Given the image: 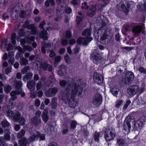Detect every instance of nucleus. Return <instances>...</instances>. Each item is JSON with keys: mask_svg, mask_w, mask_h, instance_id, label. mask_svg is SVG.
Returning a JSON list of instances; mask_svg holds the SVG:
<instances>
[{"mask_svg": "<svg viewBox=\"0 0 146 146\" xmlns=\"http://www.w3.org/2000/svg\"><path fill=\"white\" fill-rule=\"evenodd\" d=\"M69 80L71 81L68 83H66L64 80L61 81L60 85L61 86H64L66 85L67 86L65 91L66 94L63 97L62 100L65 103H68L70 106L74 108L76 105L77 102L75 100L74 98L77 96L80 97L82 96V92L81 89H80V86L74 82V80H71V78Z\"/></svg>", "mask_w": 146, "mask_h": 146, "instance_id": "1", "label": "nucleus"}, {"mask_svg": "<svg viewBox=\"0 0 146 146\" xmlns=\"http://www.w3.org/2000/svg\"><path fill=\"white\" fill-rule=\"evenodd\" d=\"M22 82L21 81L17 82L16 83V91H12L10 93L11 96V100L9 101L7 106L8 108L13 109L15 105V103L13 101L17 98V96L19 94H21V96L23 97L25 96V94L22 92L21 90Z\"/></svg>", "mask_w": 146, "mask_h": 146, "instance_id": "2", "label": "nucleus"}, {"mask_svg": "<svg viewBox=\"0 0 146 146\" xmlns=\"http://www.w3.org/2000/svg\"><path fill=\"white\" fill-rule=\"evenodd\" d=\"M82 34L83 36H85V38H79L77 40V42L78 44H82L83 45H86L93 40V38L90 37L91 35V28L85 29Z\"/></svg>", "mask_w": 146, "mask_h": 146, "instance_id": "3", "label": "nucleus"}, {"mask_svg": "<svg viewBox=\"0 0 146 146\" xmlns=\"http://www.w3.org/2000/svg\"><path fill=\"white\" fill-rule=\"evenodd\" d=\"M35 38L34 36H31L30 37H27V40L23 39H22L21 40V46L23 47L24 50H27L28 51L31 52L32 50V47L30 46L25 45V43H26L28 44H30L32 41H34L35 40Z\"/></svg>", "mask_w": 146, "mask_h": 146, "instance_id": "4", "label": "nucleus"}, {"mask_svg": "<svg viewBox=\"0 0 146 146\" xmlns=\"http://www.w3.org/2000/svg\"><path fill=\"white\" fill-rule=\"evenodd\" d=\"M62 0H56L57 1L58 3L57 5V8L56 9V14L58 17L55 18L56 21L60 20L61 17V14L62 12H63L64 10V7L66 5L63 2H62Z\"/></svg>", "mask_w": 146, "mask_h": 146, "instance_id": "5", "label": "nucleus"}, {"mask_svg": "<svg viewBox=\"0 0 146 146\" xmlns=\"http://www.w3.org/2000/svg\"><path fill=\"white\" fill-rule=\"evenodd\" d=\"M16 7H15L13 9H8L7 13H4L3 15V18L4 19H8L9 17V15L11 14V13L9 12L11 11L12 13L11 15V19L13 20L16 19L18 16V11L16 10Z\"/></svg>", "mask_w": 146, "mask_h": 146, "instance_id": "6", "label": "nucleus"}, {"mask_svg": "<svg viewBox=\"0 0 146 146\" xmlns=\"http://www.w3.org/2000/svg\"><path fill=\"white\" fill-rule=\"evenodd\" d=\"M7 114L8 117L12 119L15 122L18 121L21 115L20 113L19 112L13 113L10 110L8 111Z\"/></svg>", "mask_w": 146, "mask_h": 146, "instance_id": "7", "label": "nucleus"}, {"mask_svg": "<svg viewBox=\"0 0 146 146\" xmlns=\"http://www.w3.org/2000/svg\"><path fill=\"white\" fill-rule=\"evenodd\" d=\"M36 66L39 67L40 69H42L44 70H47L49 71H51L52 67L50 65L47 64L46 63H42L40 61H37L36 62Z\"/></svg>", "mask_w": 146, "mask_h": 146, "instance_id": "8", "label": "nucleus"}, {"mask_svg": "<svg viewBox=\"0 0 146 146\" xmlns=\"http://www.w3.org/2000/svg\"><path fill=\"white\" fill-rule=\"evenodd\" d=\"M139 90V87L136 85L129 87L127 90L128 94L130 96H132L135 95Z\"/></svg>", "mask_w": 146, "mask_h": 146, "instance_id": "9", "label": "nucleus"}, {"mask_svg": "<svg viewBox=\"0 0 146 146\" xmlns=\"http://www.w3.org/2000/svg\"><path fill=\"white\" fill-rule=\"evenodd\" d=\"M28 21H27L25 23L24 27H27L28 29L31 30L30 34L31 35H34L36 34H37L38 30L37 29L34 27V25L33 24H29Z\"/></svg>", "mask_w": 146, "mask_h": 146, "instance_id": "10", "label": "nucleus"}, {"mask_svg": "<svg viewBox=\"0 0 146 146\" xmlns=\"http://www.w3.org/2000/svg\"><path fill=\"white\" fill-rule=\"evenodd\" d=\"M102 100V96L99 94H97L94 95L92 103L95 106H98L101 104Z\"/></svg>", "mask_w": 146, "mask_h": 146, "instance_id": "11", "label": "nucleus"}, {"mask_svg": "<svg viewBox=\"0 0 146 146\" xmlns=\"http://www.w3.org/2000/svg\"><path fill=\"white\" fill-rule=\"evenodd\" d=\"M41 113L39 111H36V115L38 116L35 117L31 119V121L32 124L35 126L39 124L40 123L41 121L40 115Z\"/></svg>", "mask_w": 146, "mask_h": 146, "instance_id": "12", "label": "nucleus"}, {"mask_svg": "<svg viewBox=\"0 0 146 146\" xmlns=\"http://www.w3.org/2000/svg\"><path fill=\"white\" fill-rule=\"evenodd\" d=\"M39 137L40 140H43L45 139V136L44 135H40L38 132H36V133H35V134L29 138V140L30 141H34L35 139H37Z\"/></svg>", "mask_w": 146, "mask_h": 146, "instance_id": "13", "label": "nucleus"}, {"mask_svg": "<svg viewBox=\"0 0 146 146\" xmlns=\"http://www.w3.org/2000/svg\"><path fill=\"white\" fill-rule=\"evenodd\" d=\"M93 79L94 82L100 85L103 82V78L96 72H94L93 75Z\"/></svg>", "mask_w": 146, "mask_h": 146, "instance_id": "14", "label": "nucleus"}, {"mask_svg": "<svg viewBox=\"0 0 146 146\" xmlns=\"http://www.w3.org/2000/svg\"><path fill=\"white\" fill-rule=\"evenodd\" d=\"M134 78V76L133 73L128 72L126 74L125 82L126 84H128L131 81L133 80Z\"/></svg>", "mask_w": 146, "mask_h": 146, "instance_id": "15", "label": "nucleus"}, {"mask_svg": "<svg viewBox=\"0 0 146 146\" xmlns=\"http://www.w3.org/2000/svg\"><path fill=\"white\" fill-rule=\"evenodd\" d=\"M115 136V134L113 131H110L109 135L106 133L104 134V138L107 141L112 140Z\"/></svg>", "mask_w": 146, "mask_h": 146, "instance_id": "16", "label": "nucleus"}, {"mask_svg": "<svg viewBox=\"0 0 146 146\" xmlns=\"http://www.w3.org/2000/svg\"><path fill=\"white\" fill-rule=\"evenodd\" d=\"M144 117H142L141 119L137 121L134 124V127L137 130L140 129L144 124V121L143 120Z\"/></svg>", "mask_w": 146, "mask_h": 146, "instance_id": "17", "label": "nucleus"}, {"mask_svg": "<svg viewBox=\"0 0 146 146\" xmlns=\"http://www.w3.org/2000/svg\"><path fill=\"white\" fill-rule=\"evenodd\" d=\"M57 91V89L56 88L50 89L46 92L45 95L48 97H51L54 96Z\"/></svg>", "mask_w": 146, "mask_h": 146, "instance_id": "18", "label": "nucleus"}, {"mask_svg": "<svg viewBox=\"0 0 146 146\" xmlns=\"http://www.w3.org/2000/svg\"><path fill=\"white\" fill-rule=\"evenodd\" d=\"M91 57L94 63L98 64L101 62V58L99 54L96 55H92Z\"/></svg>", "mask_w": 146, "mask_h": 146, "instance_id": "19", "label": "nucleus"}, {"mask_svg": "<svg viewBox=\"0 0 146 146\" xmlns=\"http://www.w3.org/2000/svg\"><path fill=\"white\" fill-rule=\"evenodd\" d=\"M131 126L129 122H125L123 124L124 130L126 132V134H128L130 132Z\"/></svg>", "mask_w": 146, "mask_h": 146, "instance_id": "20", "label": "nucleus"}, {"mask_svg": "<svg viewBox=\"0 0 146 146\" xmlns=\"http://www.w3.org/2000/svg\"><path fill=\"white\" fill-rule=\"evenodd\" d=\"M119 6L120 7L118 8L119 9L124 12L125 13H127L128 11V7L125 6L123 4V2H121L119 3Z\"/></svg>", "mask_w": 146, "mask_h": 146, "instance_id": "21", "label": "nucleus"}, {"mask_svg": "<svg viewBox=\"0 0 146 146\" xmlns=\"http://www.w3.org/2000/svg\"><path fill=\"white\" fill-rule=\"evenodd\" d=\"M47 33L46 31L43 29L41 33L40 34V36L44 40H46L48 39V37L47 36Z\"/></svg>", "mask_w": 146, "mask_h": 146, "instance_id": "22", "label": "nucleus"}, {"mask_svg": "<svg viewBox=\"0 0 146 146\" xmlns=\"http://www.w3.org/2000/svg\"><path fill=\"white\" fill-rule=\"evenodd\" d=\"M48 113V110L46 109H45L42 115V118L43 121L45 122H46L48 119V117L47 115Z\"/></svg>", "mask_w": 146, "mask_h": 146, "instance_id": "23", "label": "nucleus"}, {"mask_svg": "<svg viewBox=\"0 0 146 146\" xmlns=\"http://www.w3.org/2000/svg\"><path fill=\"white\" fill-rule=\"evenodd\" d=\"M142 29V27L140 26H136L133 28L132 31L135 33L139 34L141 31Z\"/></svg>", "mask_w": 146, "mask_h": 146, "instance_id": "24", "label": "nucleus"}, {"mask_svg": "<svg viewBox=\"0 0 146 146\" xmlns=\"http://www.w3.org/2000/svg\"><path fill=\"white\" fill-rule=\"evenodd\" d=\"M66 66L64 65H62L60 66L59 67V68L60 69L58 71V74L60 76H64L65 75L64 73L62 72V71H64L65 70Z\"/></svg>", "mask_w": 146, "mask_h": 146, "instance_id": "25", "label": "nucleus"}, {"mask_svg": "<svg viewBox=\"0 0 146 146\" xmlns=\"http://www.w3.org/2000/svg\"><path fill=\"white\" fill-rule=\"evenodd\" d=\"M139 10L142 11H146V2L145 1H143V3L141 6L140 5H138L137 6Z\"/></svg>", "mask_w": 146, "mask_h": 146, "instance_id": "26", "label": "nucleus"}, {"mask_svg": "<svg viewBox=\"0 0 146 146\" xmlns=\"http://www.w3.org/2000/svg\"><path fill=\"white\" fill-rule=\"evenodd\" d=\"M42 47H41V51L43 53L45 54L46 52L45 48L49 47L50 46V44L49 43L44 44V42L42 43Z\"/></svg>", "mask_w": 146, "mask_h": 146, "instance_id": "27", "label": "nucleus"}, {"mask_svg": "<svg viewBox=\"0 0 146 146\" xmlns=\"http://www.w3.org/2000/svg\"><path fill=\"white\" fill-rule=\"evenodd\" d=\"M103 17V16H101V17L102 18ZM100 17H98V20L96 21V23H98L97 25H98L99 26V27H97V29H100L101 27L104 26V24L103 21L102 20H100Z\"/></svg>", "mask_w": 146, "mask_h": 146, "instance_id": "28", "label": "nucleus"}, {"mask_svg": "<svg viewBox=\"0 0 146 146\" xmlns=\"http://www.w3.org/2000/svg\"><path fill=\"white\" fill-rule=\"evenodd\" d=\"M95 7H93L92 9H90L88 10V15L90 17H92L95 14Z\"/></svg>", "mask_w": 146, "mask_h": 146, "instance_id": "29", "label": "nucleus"}, {"mask_svg": "<svg viewBox=\"0 0 146 146\" xmlns=\"http://www.w3.org/2000/svg\"><path fill=\"white\" fill-rule=\"evenodd\" d=\"M9 56L11 59L9 61V64H13L14 63V54L13 52H9Z\"/></svg>", "mask_w": 146, "mask_h": 146, "instance_id": "30", "label": "nucleus"}, {"mask_svg": "<svg viewBox=\"0 0 146 146\" xmlns=\"http://www.w3.org/2000/svg\"><path fill=\"white\" fill-rule=\"evenodd\" d=\"M33 76V74L31 72H30L25 75L24 78L23 79V80L26 82V81L31 79Z\"/></svg>", "mask_w": 146, "mask_h": 146, "instance_id": "31", "label": "nucleus"}, {"mask_svg": "<svg viewBox=\"0 0 146 146\" xmlns=\"http://www.w3.org/2000/svg\"><path fill=\"white\" fill-rule=\"evenodd\" d=\"M107 39V36L104 34L101 37L100 41L102 44H105L106 43Z\"/></svg>", "mask_w": 146, "mask_h": 146, "instance_id": "32", "label": "nucleus"}, {"mask_svg": "<svg viewBox=\"0 0 146 146\" xmlns=\"http://www.w3.org/2000/svg\"><path fill=\"white\" fill-rule=\"evenodd\" d=\"M26 140V138L24 137L19 141L20 146H25L27 143Z\"/></svg>", "mask_w": 146, "mask_h": 146, "instance_id": "33", "label": "nucleus"}, {"mask_svg": "<svg viewBox=\"0 0 146 146\" xmlns=\"http://www.w3.org/2000/svg\"><path fill=\"white\" fill-rule=\"evenodd\" d=\"M5 134L4 135V137L5 139L9 141L10 139V134L11 133L9 130H6L5 131Z\"/></svg>", "mask_w": 146, "mask_h": 146, "instance_id": "34", "label": "nucleus"}, {"mask_svg": "<svg viewBox=\"0 0 146 146\" xmlns=\"http://www.w3.org/2000/svg\"><path fill=\"white\" fill-rule=\"evenodd\" d=\"M35 83L34 81H29L27 84V86L29 89L32 88L35 86Z\"/></svg>", "mask_w": 146, "mask_h": 146, "instance_id": "35", "label": "nucleus"}, {"mask_svg": "<svg viewBox=\"0 0 146 146\" xmlns=\"http://www.w3.org/2000/svg\"><path fill=\"white\" fill-rule=\"evenodd\" d=\"M119 90V89L118 88H113L111 89V92L112 94L114 96L117 97Z\"/></svg>", "mask_w": 146, "mask_h": 146, "instance_id": "36", "label": "nucleus"}, {"mask_svg": "<svg viewBox=\"0 0 146 146\" xmlns=\"http://www.w3.org/2000/svg\"><path fill=\"white\" fill-rule=\"evenodd\" d=\"M8 1V0H0V3L1 4L0 7L1 8L3 9L5 7Z\"/></svg>", "mask_w": 146, "mask_h": 146, "instance_id": "37", "label": "nucleus"}, {"mask_svg": "<svg viewBox=\"0 0 146 146\" xmlns=\"http://www.w3.org/2000/svg\"><path fill=\"white\" fill-rule=\"evenodd\" d=\"M78 15L76 16V21L77 23L79 24L82 17V13L80 11L78 12Z\"/></svg>", "mask_w": 146, "mask_h": 146, "instance_id": "38", "label": "nucleus"}, {"mask_svg": "<svg viewBox=\"0 0 146 146\" xmlns=\"http://www.w3.org/2000/svg\"><path fill=\"white\" fill-rule=\"evenodd\" d=\"M15 39H16V35L15 33H12L11 35V42L12 44H16Z\"/></svg>", "mask_w": 146, "mask_h": 146, "instance_id": "39", "label": "nucleus"}, {"mask_svg": "<svg viewBox=\"0 0 146 146\" xmlns=\"http://www.w3.org/2000/svg\"><path fill=\"white\" fill-rule=\"evenodd\" d=\"M52 5H54L55 4L54 0H47L45 2V5L46 6L48 7L50 5V3Z\"/></svg>", "mask_w": 146, "mask_h": 146, "instance_id": "40", "label": "nucleus"}, {"mask_svg": "<svg viewBox=\"0 0 146 146\" xmlns=\"http://www.w3.org/2000/svg\"><path fill=\"white\" fill-rule=\"evenodd\" d=\"M21 61L20 62V64L21 65H25L28 63V60L24 58H21L20 59Z\"/></svg>", "mask_w": 146, "mask_h": 146, "instance_id": "41", "label": "nucleus"}, {"mask_svg": "<svg viewBox=\"0 0 146 146\" xmlns=\"http://www.w3.org/2000/svg\"><path fill=\"white\" fill-rule=\"evenodd\" d=\"M2 127H7L10 126V123L6 120H4L2 121Z\"/></svg>", "mask_w": 146, "mask_h": 146, "instance_id": "42", "label": "nucleus"}, {"mask_svg": "<svg viewBox=\"0 0 146 146\" xmlns=\"http://www.w3.org/2000/svg\"><path fill=\"white\" fill-rule=\"evenodd\" d=\"M117 143L119 146H123L125 144V141L121 139H117Z\"/></svg>", "mask_w": 146, "mask_h": 146, "instance_id": "43", "label": "nucleus"}, {"mask_svg": "<svg viewBox=\"0 0 146 146\" xmlns=\"http://www.w3.org/2000/svg\"><path fill=\"white\" fill-rule=\"evenodd\" d=\"M25 131L24 130H21L17 134V137L19 138H20L24 136L25 134Z\"/></svg>", "mask_w": 146, "mask_h": 146, "instance_id": "44", "label": "nucleus"}, {"mask_svg": "<svg viewBox=\"0 0 146 146\" xmlns=\"http://www.w3.org/2000/svg\"><path fill=\"white\" fill-rule=\"evenodd\" d=\"M123 101L122 100H117L115 103V107L117 108H119L123 103Z\"/></svg>", "mask_w": 146, "mask_h": 146, "instance_id": "45", "label": "nucleus"}, {"mask_svg": "<svg viewBox=\"0 0 146 146\" xmlns=\"http://www.w3.org/2000/svg\"><path fill=\"white\" fill-rule=\"evenodd\" d=\"M7 40L5 39L1 43L2 50L3 51H4L6 48V44Z\"/></svg>", "mask_w": 146, "mask_h": 146, "instance_id": "46", "label": "nucleus"}, {"mask_svg": "<svg viewBox=\"0 0 146 146\" xmlns=\"http://www.w3.org/2000/svg\"><path fill=\"white\" fill-rule=\"evenodd\" d=\"M61 57L60 56H56L55 58V62L54 64L55 66L57 65L58 63L61 60Z\"/></svg>", "mask_w": 146, "mask_h": 146, "instance_id": "47", "label": "nucleus"}, {"mask_svg": "<svg viewBox=\"0 0 146 146\" xmlns=\"http://www.w3.org/2000/svg\"><path fill=\"white\" fill-rule=\"evenodd\" d=\"M100 135V134L99 132L97 133L96 132H95V133L94 134V139L95 141L97 142L98 141Z\"/></svg>", "mask_w": 146, "mask_h": 146, "instance_id": "48", "label": "nucleus"}, {"mask_svg": "<svg viewBox=\"0 0 146 146\" xmlns=\"http://www.w3.org/2000/svg\"><path fill=\"white\" fill-rule=\"evenodd\" d=\"M11 87L9 85L5 86L4 90L5 92L6 93H9L11 90Z\"/></svg>", "mask_w": 146, "mask_h": 146, "instance_id": "49", "label": "nucleus"}, {"mask_svg": "<svg viewBox=\"0 0 146 146\" xmlns=\"http://www.w3.org/2000/svg\"><path fill=\"white\" fill-rule=\"evenodd\" d=\"M29 69V66H26L22 70L21 72L23 74H25Z\"/></svg>", "mask_w": 146, "mask_h": 146, "instance_id": "50", "label": "nucleus"}, {"mask_svg": "<svg viewBox=\"0 0 146 146\" xmlns=\"http://www.w3.org/2000/svg\"><path fill=\"white\" fill-rule=\"evenodd\" d=\"M77 123L75 121H71V127L72 129H74L76 127Z\"/></svg>", "mask_w": 146, "mask_h": 146, "instance_id": "51", "label": "nucleus"}, {"mask_svg": "<svg viewBox=\"0 0 146 146\" xmlns=\"http://www.w3.org/2000/svg\"><path fill=\"white\" fill-rule=\"evenodd\" d=\"M131 103V101L129 100H127L126 104L123 107V109L124 110L126 109L129 105Z\"/></svg>", "mask_w": 146, "mask_h": 146, "instance_id": "52", "label": "nucleus"}, {"mask_svg": "<svg viewBox=\"0 0 146 146\" xmlns=\"http://www.w3.org/2000/svg\"><path fill=\"white\" fill-rule=\"evenodd\" d=\"M25 118L23 117H21L19 121V123L20 125H24L25 123Z\"/></svg>", "mask_w": 146, "mask_h": 146, "instance_id": "53", "label": "nucleus"}, {"mask_svg": "<svg viewBox=\"0 0 146 146\" xmlns=\"http://www.w3.org/2000/svg\"><path fill=\"white\" fill-rule=\"evenodd\" d=\"M64 59L66 62L68 63L70 62V59L69 56L67 54H66L64 56Z\"/></svg>", "mask_w": 146, "mask_h": 146, "instance_id": "54", "label": "nucleus"}, {"mask_svg": "<svg viewBox=\"0 0 146 146\" xmlns=\"http://www.w3.org/2000/svg\"><path fill=\"white\" fill-rule=\"evenodd\" d=\"M139 70L140 72L144 74H146V70L142 67H140L139 69Z\"/></svg>", "mask_w": 146, "mask_h": 146, "instance_id": "55", "label": "nucleus"}, {"mask_svg": "<svg viewBox=\"0 0 146 146\" xmlns=\"http://www.w3.org/2000/svg\"><path fill=\"white\" fill-rule=\"evenodd\" d=\"M4 140L3 137H0V146H4Z\"/></svg>", "mask_w": 146, "mask_h": 146, "instance_id": "56", "label": "nucleus"}, {"mask_svg": "<svg viewBox=\"0 0 146 146\" xmlns=\"http://www.w3.org/2000/svg\"><path fill=\"white\" fill-rule=\"evenodd\" d=\"M71 36V33L69 30L66 32V37L67 38H69Z\"/></svg>", "mask_w": 146, "mask_h": 146, "instance_id": "57", "label": "nucleus"}, {"mask_svg": "<svg viewBox=\"0 0 146 146\" xmlns=\"http://www.w3.org/2000/svg\"><path fill=\"white\" fill-rule=\"evenodd\" d=\"M145 90V86L144 85H142L140 88H139V90H138L139 92V93H142Z\"/></svg>", "mask_w": 146, "mask_h": 146, "instance_id": "58", "label": "nucleus"}, {"mask_svg": "<svg viewBox=\"0 0 146 146\" xmlns=\"http://www.w3.org/2000/svg\"><path fill=\"white\" fill-rule=\"evenodd\" d=\"M20 129V127L19 125L16 124L14 126V129L16 131H18Z\"/></svg>", "mask_w": 146, "mask_h": 146, "instance_id": "59", "label": "nucleus"}, {"mask_svg": "<svg viewBox=\"0 0 146 146\" xmlns=\"http://www.w3.org/2000/svg\"><path fill=\"white\" fill-rule=\"evenodd\" d=\"M11 67H9L7 68L5 70V72L6 74H8L9 73L11 72Z\"/></svg>", "mask_w": 146, "mask_h": 146, "instance_id": "60", "label": "nucleus"}, {"mask_svg": "<svg viewBox=\"0 0 146 146\" xmlns=\"http://www.w3.org/2000/svg\"><path fill=\"white\" fill-rule=\"evenodd\" d=\"M65 12L66 13L69 14L71 13L72 10L70 8L67 7L65 9Z\"/></svg>", "mask_w": 146, "mask_h": 146, "instance_id": "61", "label": "nucleus"}, {"mask_svg": "<svg viewBox=\"0 0 146 146\" xmlns=\"http://www.w3.org/2000/svg\"><path fill=\"white\" fill-rule=\"evenodd\" d=\"M80 48L79 47H76L74 50V53L75 54L78 53L79 51Z\"/></svg>", "mask_w": 146, "mask_h": 146, "instance_id": "62", "label": "nucleus"}, {"mask_svg": "<svg viewBox=\"0 0 146 146\" xmlns=\"http://www.w3.org/2000/svg\"><path fill=\"white\" fill-rule=\"evenodd\" d=\"M35 105L36 106H38L40 104V101L38 99H36L35 101Z\"/></svg>", "mask_w": 146, "mask_h": 146, "instance_id": "63", "label": "nucleus"}, {"mask_svg": "<svg viewBox=\"0 0 146 146\" xmlns=\"http://www.w3.org/2000/svg\"><path fill=\"white\" fill-rule=\"evenodd\" d=\"M48 146H58L57 144L55 142L50 143L48 145Z\"/></svg>", "mask_w": 146, "mask_h": 146, "instance_id": "64", "label": "nucleus"}]
</instances>
